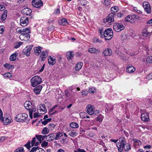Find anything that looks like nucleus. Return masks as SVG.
<instances>
[{
  "instance_id": "nucleus-1",
  "label": "nucleus",
  "mask_w": 152,
  "mask_h": 152,
  "mask_svg": "<svg viewBox=\"0 0 152 152\" xmlns=\"http://www.w3.org/2000/svg\"><path fill=\"white\" fill-rule=\"evenodd\" d=\"M31 86L34 87L40 84L42 82V80L40 77L38 75H36L31 78Z\"/></svg>"
},
{
  "instance_id": "nucleus-2",
  "label": "nucleus",
  "mask_w": 152,
  "mask_h": 152,
  "mask_svg": "<svg viewBox=\"0 0 152 152\" xmlns=\"http://www.w3.org/2000/svg\"><path fill=\"white\" fill-rule=\"evenodd\" d=\"M103 34L105 40H109L113 37V31L111 28H109L105 30Z\"/></svg>"
},
{
  "instance_id": "nucleus-3",
  "label": "nucleus",
  "mask_w": 152,
  "mask_h": 152,
  "mask_svg": "<svg viewBox=\"0 0 152 152\" xmlns=\"http://www.w3.org/2000/svg\"><path fill=\"white\" fill-rule=\"evenodd\" d=\"M28 117V115L26 113H20L17 115L15 118V120L17 122L24 121Z\"/></svg>"
},
{
  "instance_id": "nucleus-4",
  "label": "nucleus",
  "mask_w": 152,
  "mask_h": 152,
  "mask_svg": "<svg viewBox=\"0 0 152 152\" xmlns=\"http://www.w3.org/2000/svg\"><path fill=\"white\" fill-rule=\"evenodd\" d=\"M38 113L40 114H43L47 111L45 105L43 104H40L37 107Z\"/></svg>"
},
{
  "instance_id": "nucleus-5",
  "label": "nucleus",
  "mask_w": 152,
  "mask_h": 152,
  "mask_svg": "<svg viewBox=\"0 0 152 152\" xmlns=\"http://www.w3.org/2000/svg\"><path fill=\"white\" fill-rule=\"evenodd\" d=\"M113 28L115 31L120 32L124 29V27L122 24L115 23L113 25Z\"/></svg>"
},
{
  "instance_id": "nucleus-6",
  "label": "nucleus",
  "mask_w": 152,
  "mask_h": 152,
  "mask_svg": "<svg viewBox=\"0 0 152 152\" xmlns=\"http://www.w3.org/2000/svg\"><path fill=\"white\" fill-rule=\"evenodd\" d=\"M143 7L144 8L145 11L148 14L151 12V8L150 5L148 2L144 1L142 4Z\"/></svg>"
},
{
  "instance_id": "nucleus-7",
  "label": "nucleus",
  "mask_w": 152,
  "mask_h": 152,
  "mask_svg": "<svg viewBox=\"0 0 152 152\" xmlns=\"http://www.w3.org/2000/svg\"><path fill=\"white\" fill-rule=\"evenodd\" d=\"M28 22V17L23 16L20 19V24L23 26H25L27 25Z\"/></svg>"
},
{
  "instance_id": "nucleus-8",
  "label": "nucleus",
  "mask_w": 152,
  "mask_h": 152,
  "mask_svg": "<svg viewBox=\"0 0 152 152\" xmlns=\"http://www.w3.org/2000/svg\"><path fill=\"white\" fill-rule=\"evenodd\" d=\"M31 3L34 7L37 8L40 7L43 4L41 0H33Z\"/></svg>"
},
{
  "instance_id": "nucleus-9",
  "label": "nucleus",
  "mask_w": 152,
  "mask_h": 152,
  "mask_svg": "<svg viewBox=\"0 0 152 152\" xmlns=\"http://www.w3.org/2000/svg\"><path fill=\"white\" fill-rule=\"evenodd\" d=\"M136 19H137V16L135 15H129L126 17L125 20L126 21L132 23Z\"/></svg>"
},
{
  "instance_id": "nucleus-10",
  "label": "nucleus",
  "mask_w": 152,
  "mask_h": 152,
  "mask_svg": "<svg viewBox=\"0 0 152 152\" xmlns=\"http://www.w3.org/2000/svg\"><path fill=\"white\" fill-rule=\"evenodd\" d=\"M87 111L88 113L90 115L93 114L95 112L94 107L91 104H88L86 106Z\"/></svg>"
},
{
  "instance_id": "nucleus-11",
  "label": "nucleus",
  "mask_w": 152,
  "mask_h": 152,
  "mask_svg": "<svg viewBox=\"0 0 152 152\" xmlns=\"http://www.w3.org/2000/svg\"><path fill=\"white\" fill-rule=\"evenodd\" d=\"M3 120L0 121H2L4 125H7L9 124L12 121V119L9 115H6V117H3Z\"/></svg>"
},
{
  "instance_id": "nucleus-12",
  "label": "nucleus",
  "mask_w": 152,
  "mask_h": 152,
  "mask_svg": "<svg viewBox=\"0 0 152 152\" xmlns=\"http://www.w3.org/2000/svg\"><path fill=\"white\" fill-rule=\"evenodd\" d=\"M102 4L104 7L109 8L112 4V2L110 0H103L102 1Z\"/></svg>"
},
{
  "instance_id": "nucleus-13",
  "label": "nucleus",
  "mask_w": 152,
  "mask_h": 152,
  "mask_svg": "<svg viewBox=\"0 0 152 152\" xmlns=\"http://www.w3.org/2000/svg\"><path fill=\"white\" fill-rule=\"evenodd\" d=\"M32 47L29 45L26 47L23 50V52L26 56H28L30 53V51L32 49Z\"/></svg>"
},
{
  "instance_id": "nucleus-14",
  "label": "nucleus",
  "mask_w": 152,
  "mask_h": 152,
  "mask_svg": "<svg viewBox=\"0 0 152 152\" xmlns=\"http://www.w3.org/2000/svg\"><path fill=\"white\" fill-rule=\"evenodd\" d=\"M24 106L26 109L29 111L34 110L32 108V103L29 101H26L24 104Z\"/></svg>"
},
{
  "instance_id": "nucleus-15",
  "label": "nucleus",
  "mask_w": 152,
  "mask_h": 152,
  "mask_svg": "<svg viewBox=\"0 0 152 152\" xmlns=\"http://www.w3.org/2000/svg\"><path fill=\"white\" fill-rule=\"evenodd\" d=\"M32 12L31 10L28 8H26L23 9L21 12L24 15L30 16Z\"/></svg>"
},
{
  "instance_id": "nucleus-16",
  "label": "nucleus",
  "mask_w": 152,
  "mask_h": 152,
  "mask_svg": "<svg viewBox=\"0 0 152 152\" xmlns=\"http://www.w3.org/2000/svg\"><path fill=\"white\" fill-rule=\"evenodd\" d=\"M115 13H111L109 14L108 16L106 18V20L109 23H111L114 21V16Z\"/></svg>"
},
{
  "instance_id": "nucleus-17",
  "label": "nucleus",
  "mask_w": 152,
  "mask_h": 152,
  "mask_svg": "<svg viewBox=\"0 0 152 152\" xmlns=\"http://www.w3.org/2000/svg\"><path fill=\"white\" fill-rule=\"evenodd\" d=\"M88 51L91 54H97L100 52V50L95 48H91L88 49Z\"/></svg>"
},
{
  "instance_id": "nucleus-18",
  "label": "nucleus",
  "mask_w": 152,
  "mask_h": 152,
  "mask_svg": "<svg viewBox=\"0 0 152 152\" xmlns=\"http://www.w3.org/2000/svg\"><path fill=\"white\" fill-rule=\"evenodd\" d=\"M141 118L143 121H148L149 119V113H142L141 115Z\"/></svg>"
},
{
  "instance_id": "nucleus-19",
  "label": "nucleus",
  "mask_w": 152,
  "mask_h": 152,
  "mask_svg": "<svg viewBox=\"0 0 152 152\" xmlns=\"http://www.w3.org/2000/svg\"><path fill=\"white\" fill-rule=\"evenodd\" d=\"M112 53V50L109 48H108L107 49H105L102 52V53L104 56H110Z\"/></svg>"
},
{
  "instance_id": "nucleus-20",
  "label": "nucleus",
  "mask_w": 152,
  "mask_h": 152,
  "mask_svg": "<svg viewBox=\"0 0 152 152\" xmlns=\"http://www.w3.org/2000/svg\"><path fill=\"white\" fill-rule=\"evenodd\" d=\"M23 31H22V34H21L20 37V38H23V36L24 35V34H29L31 33V31L30 29V28L28 27L26 28L25 29H23Z\"/></svg>"
},
{
  "instance_id": "nucleus-21",
  "label": "nucleus",
  "mask_w": 152,
  "mask_h": 152,
  "mask_svg": "<svg viewBox=\"0 0 152 152\" xmlns=\"http://www.w3.org/2000/svg\"><path fill=\"white\" fill-rule=\"evenodd\" d=\"M118 152H122L124 149V143L117 142L116 144Z\"/></svg>"
},
{
  "instance_id": "nucleus-22",
  "label": "nucleus",
  "mask_w": 152,
  "mask_h": 152,
  "mask_svg": "<svg viewBox=\"0 0 152 152\" xmlns=\"http://www.w3.org/2000/svg\"><path fill=\"white\" fill-rule=\"evenodd\" d=\"M56 61V59L54 57L49 56L48 57V63L50 65H54Z\"/></svg>"
},
{
  "instance_id": "nucleus-23",
  "label": "nucleus",
  "mask_w": 152,
  "mask_h": 152,
  "mask_svg": "<svg viewBox=\"0 0 152 152\" xmlns=\"http://www.w3.org/2000/svg\"><path fill=\"white\" fill-rule=\"evenodd\" d=\"M48 55V51H42L40 54V57L42 61H44Z\"/></svg>"
},
{
  "instance_id": "nucleus-24",
  "label": "nucleus",
  "mask_w": 152,
  "mask_h": 152,
  "mask_svg": "<svg viewBox=\"0 0 152 152\" xmlns=\"http://www.w3.org/2000/svg\"><path fill=\"white\" fill-rule=\"evenodd\" d=\"M55 136L54 134L51 133L46 136V140L48 141H51L53 140L54 139Z\"/></svg>"
},
{
  "instance_id": "nucleus-25",
  "label": "nucleus",
  "mask_w": 152,
  "mask_h": 152,
  "mask_svg": "<svg viewBox=\"0 0 152 152\" xmlns=\"http://www.w3.org/2000/svg\"><path fill=\"white\" fill-rule=\"evenodd\" d=\"M42 48L40 46L34 48V52L36 55H38L41 52Z\"/></svg>"
},
{
  "instance_id": "nucleus-26",
  "label": "nucleus",
  "mask_w": 152,
  "mask_h": 152,
  "mask_svg": "<svg viewBox=\"0 0 152 152\" xmlns=\"http://www.w3.org/2000/svg\"><path fill=\"white\" fill-rule=\"evenodd\" d=\"M33 151L34 152H45L43 149L41 148H39L38 147L32 148L31 152Z\"/></svg>"
},
{
  "instance_id": "nucleus-27",
  "label": "nucleus",
  "mask_w": 152,
  "mask_h": 152,
  "mask_svg": "<svg viewBox=\"0 0 152 152\" xmlns=\"http://www.w3.org/2000/svg\"><path fill=\"white\" fill-rule=\"evenodd\" d=\"M42 87L41 86H38L34 89V91L37 94H38L40 93L42 88Z\"/></svg>"
},
{
  "instance_id": "nucleus-28",
  "label": "nucleus",
  "mask_w": 152,
  "mask_h": 152,
  "mask_svg": "<svg viewBox=\"0 0 152 152\" xmlns=\"http://www.w3.org/2000/svg\"><path fill=\"white\" fill-rule=\"evenodd\" d=\"M66 55L67 59L69 61L72 59L73 58L74 54L73 52H68L67 53Z\"/></svg>"
},
{
  "instance_id": "nucleus-29",
  "label": "nucleus",
  "mask_w": 152,
  "mask_h": 152,
  "mask_svg": "<svg viewBox=\"0 0 152 152\" xmlns=\"http://www.w3.org/2000/svg\"><path fill=\"white\" fill-rule=\"evenodd\" d=\"M131 149V145L127 143H124V149L126 151H128Z\"/></svg>"
},
{
  "instance_id": "nucleus-30",
  "label": "nucleus",
  "mask_w": 152,
  "mask_h": 152,
  "mask_svg": "<svg viewBox=\"0 0 152 152\" xmlns=\"http://www.w3.org/2000/svg\"><path fill=\"white\" fill-rule=\"evenodd\" d=\"M135 70V68L133 66H129L126 69L127 72L129 73H132Z\"/></svg>"
},
{
  "instance_id": "nucleus-31",
  "label": "nucleus",
  "mask_w": 152,
  "mask_h": 152,
  "mask_svg": "<svg viewBox=\"0 0 152 152\" xmlns=\"http://www.w3.org/2000/svg\"><path fill=\"white\" fill-rule=\"evenodd\" d=\"M133 141L134 146L135 147L136 146H140L141 145V142L139 140L134 139L133 140Z\"/></svg>"
},
{
  "instance_id": "nucleus-32",
  "label": "nucleus",
  "mask_w": 152,
  "mask_h": 152,
  "mask_svg": "<svg viewBox=\"0 0 152 152\" xmlns=\"http://www.w3.org/2000/svg\"><path fill=\"white\" fill-rule=\"evenodd\" d=\"M70 126L73 129H76L79 127V125L77 123L72 122L71 123L69 124Z\"/></svg>"
},
{
  "instance_id": "nucleus-33",
  "label": "nucleus",
  "mask_w": 152,
  "mask_h": 152,
  "mask_svg": "<svg viewBox=\"0 0 152 152\" xmlns=\"http://www.w3.org/2000/svg\"><path fill=\"white\" fill-rule=\"evenodd\" d=\"M83 65V63L82 62H80L78 63L76 65L75 67V69L76 71L79 70L81 69Z\"/></svg>"
},
{
  "instance_id": "nucleus-34",
  "label": "nucleus",
  "mask_w": 152,
  "mask_h": 152,
  "mask_svg": "<svg viewBox=\"0 0 152 152\" xmlns=\"http://www.w3.org/2000/svg\"><path fill=\"white\" fill-rule=\"evenodd\" d=\"M18 54L16 53H15L12 54L10 58V59L12 61H15L17 58V56Z\"/></svg>"
},
{
  "instance_id": "nucleus-35",
  "label": "nucleus",
  "mask_w": 152,
  "mask_h": 152,
  "mask_svg": "<svg viewBox=\"0 0 152 152\" xmlns=\"http://www.w3.org/2000/svg\"><path fill=\"white\" fill-rule=\"evenodd\" d=\"M25 35L23 36V38H20L21 40L27 41L29 40L30 38V35L29 34H24Z\"/></svg>"
},
{
  "instance_id": "nucleus-36",
  "label": "nucleus",
  "mask_w": 152,
  "mask_h": 152,
  "mask_svg": "<svg viewBox=\"0 0 152 152\" xmlns=\"http://www.w3.org/2000/svg\"><path fill=\"white\" fill-rule=\"evenodd\" d=\"M119 10L118 7L116 6L112 7L111 8V10L112 12V13H114L117 12Z\"/></svg>"
},
{
  "instance_id": "nucleus-37",
  "label": "nucleus",
  "mask_w": 152,
  "mask_h": 152,
  "mask_svg": "<svg viewBox=\"0 0 152 152\" xmlns=\"http://www.w3.org/2000/svg\"><path fill=\"white\" fill-rule=\"evenodd\" d=\"M7 10H5L1 17V20H5L7 18Z\"/></svg>"
},
{
  "instance_id": "nucleus-38",
  "label": "nucleus",
  "mask_w": 152,
  "mask_h": 152,
  "mask_svg": "<svg viewBox=\"0 0 152 152\" xmlns=\"http://www.w3.org/2000/svg\"><path fill=\"white\" fill-rule=\"evenodd\" d=\"M69 134L72 137H74L77 135V133L75 131H72L69 133Z\"/></svg>"
},
{
  "instance_id": "nucleus-39",
  "label": "nucleus",
  "mask_w": 152,
  "mask_h": 152,
  "mask_svg": "<svg viewBox=\"0 0 152 152\" xmlns=\"http://www.w3.org/2000/svg\"><path fill=\"white\" fill-rule=\"evenodd\" d=\"M36 138L34 137L32 138V140L31 142V146H33L34 144L35 146H37L39 144V142H35Z\"/></svg>"
},
{
  "instance_id": "nucleus-40",
  "label": "nucleus",
  "mask_w": 152,
  "mask_h": 152,
  "mask_svg": "<svg viewBox=\"0 0 152 152\" xmlns=\"http://www.w3.org/2000/svg\"><path fill=\"white\" fill-rule=\"evenodd\" d=\"M61 24L63 26H65L68 24L67 21V19L65 18H63L61 20Z\"/></svg>"
},
{
  "instance_id": "nucleus-41",
  "label": "nucleus",
  "mask_w": 152,
  "mask_h": 152,
  "mask_svg": "<svg viewBox=\"0 0 152 152\" xmlns=\"http://www.w3.org/2000/svg\"><path fill=\"white\" fill-rule=\"evenodd\" d=\"M4 66L6 68L8 69H12L14 67V65L10 64L7 63L4 64Z\"/></svg>"
},
{
  "instance_id": "nucleus-42",
  "label": "nucleus",
  "mask_w": 152,
  "mask_h": 152,
  "mask_svg": "<svg viewBox=\"0 0 152 152\" xmlns=\"http://www.w3.org/2000/svg\"><path fill=\"white\" fill-rule=\"evenodd\" d=\"M103 116L101 114H100L96 118V120L97 121L101 122L103 120Z\"/></svg>"
},
{
  "instance_id": "nucleus-43",
  "label": "nucleus",
  "mask_w": 152,
  "mask_h": 152,
  "mask_svg": "<svg viewBox=\"0 0 152 152\" xmlns=\"http://www.w3.org/2000/svg\"><path fill=\"white\" fill-rule=\"evenodd\" d=\"M63 135L62 133L61 132H58L57 133L56 135V137L54 139L55 140H57L60 137H61Z\"/></svg>"
},
{
  "instance_id": "nucleus-44",
  "label": "nucleus",
  "mask_w": 152,
  "mask_h": 152,
  "mask_svg": "<svg viewBox=\"0 0 152 152\" xmlns=\"http://www.w3.org/2000/svg\"><path fill=\"white\" fill-rule=\"evenodd\" d=\"M49 132V130L48 128L46 127H45L42 131V134H48Z\"/></svg>"
},
{
  "instance_id": "nucleus-45",
  "label": "nucleus",
  "mask_w": 152,
  "mask_h": 152,
  "mask_svg": "<svg viewBox=\"0 0 152 152\" xmlns=\"http://www.w3.org/2000/svg\"><path fill=\"white\" fill-rule=\"evenodd\" d=\"M146 62L148 63H152V56H149L146 58Z\"/></svg>"
},
{
  "instance_id": "nucleus-46",
  "label": "nucleus",
  "mask_w": 152,
  "mask_h": 152,
  "mask_svg": "<svg viewBox=\"0 0 152 152\" xmlns=\"http://www.w3.org/2000/svg\"><path fill=\"white\" fill-rule=\"evenodd\" d=\"M24 149L23 147H19L17 148L14 152H24Z\"/></svg>"
},
{
  "instance_id": "nucleus-47",
  "label": "nucleus",
  "mask_w": 152,
  "mask_h": 152,
  "mask_svg": "<svg viewBox=\"0 0 152 152\" xmlns=\"http://www.w3.org/2000/svg\"><path fill=\"white\" fill-rule=\"evenodd\" d=\"M88 91L90 93H94L96 92V89L94 87H92L89 88Z\"/></svg>"
},
{
  "instance_id": "nucleus-48",
  "label": "nucleus",
  "mask_w": 152,
  "mask_h": 152,
  "mask_svg": "<svg viewBox=\"0 0 152 152\" xmlns=\"http://www.w3.org/2000/svg\"><path fill=\"white\" fill-rule=\"evenodd\" d=\"M3 76L4 77H8L10 78L12 77V75L10 72H7L5 73L3 75Z\"/></svg>"
},
{
  "instance_id": "nucleus-49",
  "label": "nucleus",
  "mask_w": 152,
  "mask_h": 152,
  "mask_svg": "<svg viewBox=\"0 0 152 152\" xmlns=\"http://www.w3.org/2000/svg\"><path fill=\"white\" fill-rule=\"evenodd\" d=\"M23 42H17L16 43L14 48L16 49L19 48L20 45H22L23 44Z\"/></svg>"
},
{
  "instance_id": "nucleus-50",
  "label": "nucleus",
  "mask_w": 152,
  "mask_h": 152,
  "mask_svg": "<svg viewBox=\"0 0 152 152\" xmlns=\"http://www.w3.org/2000/svg\"><path fill=\"white\" fill-rule=\"evenodd\" d=\"M36 137L37 139L39 141V142L41 143L42 141V135H36Z\"/></svg>"
},
{
  "instance_id": "nucleus-51",
  "label": "nucleus",
  "mask_w": 152,
  "mask_h": 152,
  "mask_svg": "<svg viewBox=\"0 0 152 152\" xmlns=\"http://www.w3.org/2000/svg\"><path fill=\"white\" fill-rule=\"evenodd\" d=\"M119 141L121 142V143H125L126 141L125 139V137H121L119 138Z\"/></svg>"
},
{
  "instance_id": "nucleus-52",
  "label": "nucleus",
  "mask_w": 152,
  "mask_h": 152,
  "mask_svg": "<svg viewBox=\"0 0 152 152\" xmlns=\"http://www.w3.org/2000/svg\"><path fill=\"white\" fill-rule=\"evenodd\" d=\"M106 108L107 110L112 111L113 110L112 107L111 106L110 104H108L107 105Z\"/></svg>"
},
{
  "instance_id": "nucleus-53",
  "label": "nucleus",
  "mask_w": 152,
  "mask_h": 152,
  "mask_svg": "<svg viewBox=\"0 0 152 152\" xmlns=\"http://www.w3.org/2000/svg\"><path fill=\"white\" fill-rule=\"evenodd\" d=\"M36 110V109L34 108L33 110L29 111V115L31 119H32L33 118L32 113L33 111H35Z\"/></svg>"
},
{
  "instance_id": "nucleus-54",
  "label": "nucleus",
  "mask_w": 152,
  "mask_h": 152,
  "mask_svg": "<svg viewBox=\"0 0 152 152\" xmlns=\"http://www.w3.org/2000/svg\"><path fill=\"white\" fill-rule=\"evenodd\" d=\"M4 27L3 26H0V34H2L4 31Z\"/></svg>"
},
{
  "instance_id": "nucleus-55",
  "label": "nucleus",
  "mask_w": 152,
  "mask_h": 152,
  "mask_svg": "<svg viewBox=\"0 0 152 152\" xmlns=\"http://www.w3.org/2000/svg\"><path fill=\"white\" fill-rule=\"evenodd\" d=\"M48 143L45 141H43L41 144V146L42 147H45L47 146L48 145Z\"/></svg>"
},
{
  "instance_id": "nucleus-56",
  "label": "nucleus",
  "mask_w": 152,
  "mask_h": 152,
  "mask_svg": "<svg viewBox=\"0 0 152 152\" xmlns=\"http://www.w3.org/2000/svg\"><path fill=\"white\" fill-rule=\"evenodd\" d=\"M134 11L138 13H141L142 12L141 11L138 9V8L136 7H133Z\"/></svg>"
},
{
  "instance_id": "nucleus-57",
  "label": "nucleus",
  "mask_w": 152,
  "mask_h": 152,
  "mask_svg": "<svg viewBox=\"0 0 152 152\" xmlns=\"http://www.w3.org/2000/svg\"><path fill=\"white\" fill-rule=\"evenodd\" d=\"M87 134L91 137H93L94 136V133L92 132H88Z\"/></svg>"
},
{
  "instance_id": "nucleus-58",
  "label": "nucleus",
  "mask_w": 152,
  "mask_h": 152,
  "mask_svg": "<svg viewBox=\"0 0 152 152\" xmlns=\"http://www.w3.org/2000/svg\"><path fill=\"white\" fill-rule=\"evenodd\" d=\"M146 79L148 80L152 79V72L150 73L147 76Z\"/></svg>"
},
{
  "instance_id": "nucleus-59",
  "label": "nucleus",
  "mask_w": 152,
  "mask_h": 152,
  "mask_svg": "<svg viewBox=\"0 0 152 152\" xmlns=\"http://www.w3.org/2000/svg\"><path fill=\"white\" fill-rule=\"evenodd\" d=\"M30 143V142H28L25 145L28 149H30L31 147Z\"/></svg>"
},
{
  "instance_id": "nucleus-60",
  "label": "nucleus",
  "mask_w": 152,
  "mask_h": 152,
  "mask_svg": "<svg viewBox=\"0 0 152 152\" xmlns=\"http://www.w3.org/2000/svg\"><path fill=\"white\" fill-rule=\"evenodd\" d=\"M94 42L95 43H97L99 42L100 43H101L102 42V41L100 40L98 38H95L94 39Z\"/></svg>"
},
{
  "instance_id": "nucleus-61",
  "label": "nucleus",
  "mask_w": 152,
  "mask_h": 152,
  "mask_svg": "<svg viewBox=\"0 0 152 152\" xmlns=\"http://www.w3.org/2000/svg\"><path fill=\"white\" fill-rule=\"evenodd\" d=\"M58 106V105H56L53 106L52 108L50 109L49 114L50 115V114H51L50 113L53 112V110Z\"/></svg>"
},
{
  "instance_id": "nucleus-62",
  "label": "nucleus",
  "mask_w": 152,
  "mask_h": 152,
  "mask_svg": "<svg viewBox=\"0 0 152 152\" xmlns=\"http://www.w3.org/2000/svg\"><path fill=\"white\" fill-rule=\"evenodd\" d=\"M60 12V8H57L56 9L54 12V13L55 14H59Z\"/></svg>"
},
{
  "instance_id": "nucleus-63",
  "label": "nucleus",
  "mask_w": 152,
  "mask_h": 152,
  "mask_svg": "<svg viewBox=\"0 0 152 152\" xmlns=\"http://www.w3.org/2000/svg\"><path fill=\"white\" fill-rule=\"evenodd\" d=\"M99 34H100V36L101 37L103 38L104 37V34H103V33H104V31H102V30H99Z\"/></svg>"
},
{
  "instance_id": "nucleus-64",
  "label": "nucleus",
  "mask_w": 152,
  "mask_h": 152,
  "mask_svg": "<svg viewBox=\"0 0 152 152\" xmlns=\"http://www.w3.org/2000/svg\"><path fill=\"white\" fill-rule=\"evenodd\" d=\"M147 102L149 106H152V101L151 100L148 99L147 100Z\"/></svg>"
}]
</instances>
